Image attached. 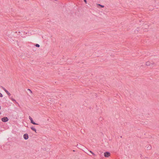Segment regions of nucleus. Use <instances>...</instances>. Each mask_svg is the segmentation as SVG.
Here are the masks:
<instances>
[{
	"label": "nucleus",
	"mask_w": 159,
	"mask_h": 159,
	"mask_svg": "<svg viewBox=\"0 0 159 159\" xmlns=\"http://www.w3.org/2000/svg\"><path fill=\"white\" fill-rule=\"evenodd\" d=\"M1 120L3 122H6L8 120V119L7 117H5L2 118Z\"/></svg>",
	"instance_id": "f257e3e1"
},
{
	"label": "nucleus",
	"mask_w": 159,
	"mask_h": 159,
	"mask_svg": "<svg viewBox=\"0 0 159 159\" xmlns=\"http://www.w3.org/2000/svg\"><path fill=\"white\" fill-rule=\"evenodd\" d=\"M104 156L105 157H108L110 156V153L109 152H106L104 153Z\"/></svg>",
	"instance_id": "f03ea898"
},
{
	"label": "nucleus",
	"mask_w": 159,
	"mask_h": 159,
	"mask_svg": "<svg viewBox=\"0 0 159 159\" xmlns=\"http://www.w3.org/2000/svg\"><path fill=\"white\" fill-rule=\"evenodd\" d=\"M148 26L147 25H145L144 26V31L145 32L147 31H148L147 28L148 27Z\"/></svg>",
	"instance_id": "7ed1b4c3"
},
{
	"label": "nucleus",
	"mask_w": 159,
	"mask_h": 159,
	"mask_svg": "<svg viewBox=\"0 0 159 159\" xmlns=\"http://www.w3.org/2000/svg\"><path fill=\"white\" fill-rule=\"evenodd\" d=\"M3 89L6 92V93L9 96H10L11 95L10 93L5 88H3Z\"/></svg>",
	"instance_id": "20e7f679"
},
{
	"label": "nucleus",
	"mask_w": 159,
	"mask_h": 159,
	"mask_svg": "<svg viewBox=\"0 0 159 159\" xmlns=\"http://www.w3.org/2000/svg\"><path fill=\"white\" fill-rule=\"evenodd\" d=\"M23 137H24V138L25 140L29 138V136H28V134H24L23 135Z\"/></svg>",
	"instance_id": "39448f33"
},
{
	"label": "nucleus",
	"mask_w": 159,
	"mask_h": 159,
	"mask_svg": "<svg viewBox=\"0 0 159 159\" xmlns=\"http://www.w3.org/2000/svg\"><path fill=\"white\" fill-rule=\"evenodd\" d=\"M151 148H152V147H151V146H150V145H148L147 146L146 148L147 150H150L151 149Z\"/></svg>",
	"instance_id": "423d86ee"
},
{
	"label": "nucleus",
	"mask_w": 159,
	"mask_h": 159,
	"mask_svg": "<svg viewBox=\"0 0 159 159\" xmlns=\"http://www.w3.org/2000/svg\"><path fill=\"white\" fill-rule=\"evenodd\" d=\"M10 99L13 102H15L16 103H17L18 104V103L16 101V100L14 99L12 97L10 98Z\"/></svg>",
	"instance_id": "0eeeda50"
},
{
	"label": "nucleus",
	"mask_w": 159,
	"mask_h": 159,
	"mask_svg": "<svg viewBox=\"0 0 159 159\" xmlns=\"http://www.w3.org/2000/svg\"><path fill=\"white\" fill-rule=\"evenodd\" d=\"M151 65V63L150 62L148 61H147L146 63V65L147 66H150Z\"/></svg>",
	"instance_id": "6e6552de"
},
{
	"label": "nucleus",
	"mask_w": 159,
	"mask_h": 159,
	"mask_svg": "<svg viewBox=\"0 0 159 159\" xmlns=\"http://www.w3.org/2000/svg\"><path fill=\"white\" fill-rule=\"evenodd\" d=\"M31 123L32 124H33L34 125H38V124L35 123V122H34L33 120H32L31 121Z\"/></svg>",
	"instance_id": "1a4fd4ad"
},
{
	"label": "nucleus",
	"mask_w": 159,
	"mask_h": 159,
	"mask_svg": "<svg viewBox=\"0 0 159 159\" xmlns=\"http://www.w3.org/2000/svg\"><path fill=\"white\" fill-rule=\"evenodd\" d=\"M31 129L33 131H34L36 133V129L33 127H31Z\"/></svg>",
	"instance_id": "9d476101"
},
{
	"label": "nucleus",
	"mask_w": 159,
	"mask_h": 159,
	"mask_svg": "<svg viewBox=\"0 0 159 159\" xmlns=\"http://www.w3.org/2000/svg\"><path fill=\"white\" fill-rule=\"evenodd\" d=\"M98 5L100 6V7H102V8L104 7V6L101 5L100 4H98Z\"/></svg>",
	"instance_id": "9b49d317"
},
{
	"label": "nucleus",
	"mask_w": 159,
	"mask_h": 159,
	"mask_svg": "<svg viewBox=\"0 0 159 159\" xmlns=\"http://www.w3.org/2000/svg\"><path fill=\"white\" fill-rule=\"evenodd\" d=\"M35 46L37 47H40L39 45L38 44H36L35 45Z\"/></svg>",
	"instance_id": "f8f14e48"
},
{
	"label": "nucleus",
	"mask_w": 159,
	"mask_h": 159,
	"mask_svg": "<svg viewBox=\"0 0 159 159\" xmlns=\"http://www.w3.org/2000/svg\"><path fill=\"white\" fill-rule=\"evenodd\" d=\"M151 64L152 65H154L155 66H156V64L154 62H152L151 63Z\"/></svg>",
	"instance_id": "ddd939ff"
},
{
	"label": "nucleus",
	"mask_w": 159,
	"mask_h": 159,
	"mask_svg": "<svg viewBox=\"0 0 159 159\" xmlns=\"http://www.w3.org/2000/svg\"><path fill=\"white\" fill-rule=\"evenodd\" d=\"M29 119L31 121L32 120H33L32 118H31V117L30 116H29Z\"/></svg>",
	"instance_id": "4468645a"
},
{
	"label": "nucleus",
	"mask_w": 159,
	"mask_h": 159,
	"mask_svg": "<svg viewBox=\"0 0 159 159\" xmlns=\"http://www.w3.org/2000/svg\"><path fill=\"white\" fill-rule=\"evenodd\" d=\"M27 90H29L30 92V93H32V92L30 89H28Z\"/></svg>",
	"instance_id": "2eb2a0df"
},
{
	"label": "nucleus",
	"mask_w": 159,
	"mask_h": 159,
	"mask_svg": "<svg viewBox=\"0 0 159 159\" xmlns=\"http://www.w3.org/2000/svg\"><path fill=\"white\" fill-rule=\"evenodd\" d=\"M0 97H3V95H2V94L1 93H0Z\"/></svg>",
	"instance_id": "dca6fc26"
},
{
	"label": "nucleus",
	"mask_w": 159,
	"mask_h": 159,
	"mask_svg": "<svg viewBox=\"0 0 159 159\" xmlns=\"http://www.w3.org/2000/svg\"><path fill=\"white\" fill-rule=\"evenodd\" d=\"M84 2H85L86 3H87V1L86 0H84Z\"/></svg>",
	"instance_id": "f3484780"
},
{
	"label": "nucleus",
	"mask_w": 159,
	"mask_h": 159,
	"mask_svg": "<svg viewBox=\"0 0 159 159\" xmlns=\"http://www.w3.org/2000/svg\"><path fill=\"white\" fill-rule=\"evenodd\" d=\"M89 152H90V153H91L92 154V153H93V152L92 151H89Z\"/></svg>",
	"instance_id": "a211bd4d"
},
{
	"label": "nucleus",
	"mask_w": 159,
	"mask_h": 159,
	"mask_svg": "<svg viewBox=\"0 0 159 159\" xmlns=\"http://www.w3.org/2000/svg\"><path fill=\"white\" fill-rule=\"evenodd\" d=\"M92 154L94 156H95V154L93 153H92Z\"/></svg>",
	"instance_id": "6ab92c4d"
},
{
	"label": "nucleus",
	"mask_w": 159,
	"mask_h": 159,
	"mask_svg": "<svg viewBox=\"0 0 159 159\" xmlns=\"http://www.w3.org/2000/svg\"><path fill=\"white\" fill-rule=\"evenodd\" d=\"M76 147L78 148H79V145L78 144H77V145H76Z\"/></svg>",
	"instance_id": "aec40b11"
},
{
	"label": "nucleus",
	"mask_w": 159,
	"mask_h": 159,
	"mask_svg": "<svg viewBox=\"0 0 159 159\" xmlns=\"http://www.w3.org/2000/svg\"><path fill=\"white\" fill-rule=\"evenodd\" d=\"M1 109V106H0V110Z\"/></svg>",
	"instance_id": "412c9836"
},
{
	"label": "nucleus",
	"mask_w": 159,
	"mask_h": 159,
	"mask_svg": "<svg viewBox=\"0 0 159 159\" xmlns=\"http://www.w3.org/2000/svg\"><path fill=\"white\" fill-rule=\"evenodd\" d=\"M1 114V113L0 112V114Z\"/></svg>",
	"instance_id": "4be33fe9"
}]
</instances>
